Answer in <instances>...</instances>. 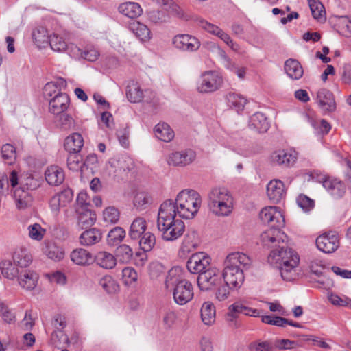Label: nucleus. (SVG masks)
I'll return each instance as SVG.
<instances>
[{
    "mask_svg": "<svg viewBox=\"0 0 351 351\" xmlns=\"http://www.w3.org/2000/svg\"><path fill=\"white\" fill-rule=\"evenodd\" d=\"M261 220L267 223L269 228L261 234V241L264 246L276 247L284 243L286 234L281 231L285 226V218L278 207L268 206L263 208L259 214Z\"/></svg>",
    "mask_w": 351,
    "mask_h": 351,
    "instance_id": "obj_1",
    "label": "nucleus"
},
{
    "mask_svg": "<svg viewBox=\"0 0 351 351\" xmlns=\"http://www.w3.org/2000/svg\"><path fill=\"white\" fill-rule=\"evenodd\" d=\"M272 248L267 257L268 263L279 269L284 280H295L299 274L300 258L297 252L287 247L285 241Z\"/></svg>",
    "mask_w": 351,
    "mask_h": 351,
    "instance_id": "obj_2",
    "label": "nucleus"
},
{
    "mask_svg": "<svg viewBox=\"0 0 351 351\" xmlns=\"http://www.w3.org/2000/svg\"><path fill=\"white\" fill-rule=\"evenodd\" d=\"M171 203L161 204L158 212L157 228L163 240L173 241L180 238L185 231V224L172 213Z\"/></svg>",
    "mask_w": 351,
    "mask_h": 351,
    "instance_id": "obj_3",
    "label": "nucleus"
},
{
    "mask_svg": "<svg viewBox=\"0 0 351 351\" xmlns=\"http://www.w3.org/2000/svg\"><path fill=\"white\" fill-rule=\"evenodd\" d=\"M251 265V259L244 253L229 254L224 262L221 276L225 282L231 285L232 289L239 288L244 282V269Z\"/></svg>",
    "mask_w": 351,
    "mask_h": 351,
    "instance_id": "obj_4",
    "label": "nucleus"
},
{
    "mask_svg": "<svg viewBox=\"0 0 351 351\" xmlns=\"http://www.w3.org/2000/svg\"><path fill=\"white\" fill-rule=\"evenodd\" d=\"M171 203L173 206V215L180 218L193 219L197 213L202 204L200 195L193 189H184L178 193L176 200L167 199L162 204Z\"/></svg>",
    "mask_w": 351,
    "mask_h": 351,
    "instance_id": "obj_5",
    "label": "nucleus"
},
{
    "mask_svg": "<svg viewBox=\"0 0 351 351\" xmlns=\"http://www.w3.org/2000/svg\"><path fill=\"white\" fill-rule=\"evenodd\" d=\"M208 206L216 216L227 217L232 212L234 198L227 189L215 187L208 193Z\"/></svg>",
    "mask_w": 351,
    "mask_h": 351,
    "instance_id": "obj_6",
    "label": "nucleus"
},
{
    "mask_svg": "<svg viewBox=\"0 0 351 351\" xmlns=\"http://www.w3.org/2000/svg\"><path fill=\"white\" fill-rule=\"evenodd\" d=\"M176 269L169 271L165 280L167 288L173 287V297L175 302L179 305H184L190 302L194 295L192 284L186 279L176 276Z\"/></svg>",
    "mask_w": 351,
    "mask_h": 351,
    "instance_id": "obj_7",
    "label": "nucleus"
},
{
    "mask_svg": "<svg viewBox=\"0 0 351 351\" xmlns=\"http://www.w3.org/2000/svg\"><path fill=\"white\" fill-rule=\"evenodd\" d=\"M222 84V77L217 72L208 71L199 77L197 82V90L200 93H211L219 90Z\"/></svg>",
    "mask_w": 351,
    "mask_h": 351,
    "instance_id": "obj_8",
    "label": "nucleus"
},
{
    "mask_svg": "<svg viewBox=\"0 0 351 351\" xmlns=\"http://www.w3.org/2000/svg\"><path fill=\"white\" fill-rule=\"evenodd\" d=\"M26 180L25 186L16 188L14 191V199L19 210H25L30 206L32 197L29 191L35 189L37 186L33 178H27Z\"/></svg>",
    "mask_w": 351,
    "mask_h": 351,
    "instance_id": "obj_9",
    "label": "nucleus"
},
{
    "mask_svg": "<svg viewBox=\"0 0 351 351\" xmlns=\"http://www.w3.org/2000/svg\"><path fill=\"white\" fill-rule=\"evenodd\" d=\"M219 270L215 267H209L197 277V285L202 291H208L217 287L221 280Z\"/></svg>",
    "mask_w": 351,
    "mask_h": 351,
    "instance_id": "obj_10",
    "label": "nucleus"
},
{
    "mask_svg": "<svg viewBox=\"0 0 351 351\" xmlns=\"http://www.w3.org/2000/svg\"><path fill=\"white\" fill-rule=\"evenodd\" d=\"M317 247L326 254L335 252L339 247L338 234L335 232H325L316 239Z\"/></svg>",
    "mask_w": 351,
    "mask_h": 351,
    "instance_id": "obj_11",
    "label": "nucleus"
},
{
    "mask_svg": "<svg viewBox=\"0 0 351 351\" xmlns=\"http://www.w3.org/2000/svg\"><path fill=\"white\" fill-rule=\"evenodd\" d=\"M210 260V257L204 252L195 253L186 263L187 269L191 274L199 275L209 267Z\"/></svg>",
    "mask_w": 351,
    "mask_h": 351,
    "instance_id": "obj_12",
    "label": "nucleus"
},
{
    "mask_svg": "<svg viewBox=\"0 0 351 351\" xmlns=\"http://www.w3.org/2000/svg\"><path fill=\"white\" fill-rule=\"evenodd\" d=\"M196 158V153L191 149L171 153L167 159L169 165L185 167L192 163Z\"/></svg>",
    "mask_w": 351,
    "mask_h": 351,
    "instance_id": "obj_13",
    "label": "nucleus"
},
{
    "mask_svg": "<svg viewBox=\"0 0 351 351\" xmlns=\"http://www.w3.org/2000/svg\"><path fill=\"white\" fill-rule=\"evenodd\" d=\"M298 158V154L294 150L280 149L275 151L271 154V162L274 165L282 167L293 166Z\"/></svg>",
    "mask_w": 351,
    "mask_h": 351,
    "instance_id": "obj_14",
    "label": "nucleus"
},
{
    "mask_svg": "<svg viewBox=\"0 0 351 351\" xmlns=\"http://www.w3.org/2000/svg\"><path fill=\"white\" fill-rule=\"evenodd\" d=\"M172 43L176 49L189 52L197 51L201 45L196 37L189 34H178L173 37Z\"/></svg>",
    "mask_w": 351,
    "mask_h": 351,
    "instance_id": "obj_15",
    "label": "nucleus"
},
{
    "mask_svg": "<svg viewBox=\"0 0 351 351\" xmlns=\"http://www.w3.org/2000/svg\"><path fill=\"white\" fill-rule=\"evenodd\" d=\"M200 243L198 232L195 230H189L182 242L178 254L180 257L187 256L189 254L195 250Z\"/></svg>",
    "mask_w": 351,
    "mask_h": 351,
    "instance_id": "obj_16",
    "label": "nucleus"
},
{
    "mask_svg": "<svg viewBox=\"0 0 351 351\" xmlns=\"http://www.w3.org/2000/svg\"><path fill=\"white\" fill-rule=\"evenodd\" d=\"M320 182H322L324 189L334 199H340L345 195L346 186L341 181L322 176Z\"/></svg>",
    "mask_w": 351,
    "mask_h": 351,
    "instance_id": "obj_17",
    "label": "nucleus"
},
{
    "mask_svg": "<svg viewBox=\"0 0 351 351\" xmlns=\"http://www.w3.org/2000/svg\"><path fill=\"white\" fill-rule=\"evenodd\" d=\"M316 101L324 113L332 112L336 110L334 95L326 88H321L317 91Z\"/></svg>",
    "mask_w": 351,
    "mask_h": 351,
    "instance_id": "obj_18",
    "label": "nucleus"
},
{
    "mask_svg": "<svg viewBox=\"0 0 351 351\" xmlns=\"http://www.w3.org/2000/svg\"><path fill=\"white\" fill-rule=\"evenodd\" d=\"M70 105V99L69 95L64 93H58L49 101V112L55 115L60 114L64 112Z\"/></svg>",
    "mask_w": 351,
    "mask_h": 351,
    "instance_id": "obj_19",
    "label": "nucleus"
},
{
    "mask_svg": "<svg viewBox=\"0 0 351 351\" xmlns=\"http://www.w3.org/2000/svg\"><path fill=\"white\" fill-rule=\"evenodd\" d=\"M267 194L273 203L280 202L285 196L284 183L280 180H271L267 186Z\"/></svg>",
    "mask_w": 351,
    "mask_h": 351,
    "instance_id": "obj_20",
    "label": "nucleus"
},
{
    "mask_svg": "<svg viewBox=\"0 0 351 351\" xmlns=\"http://www.w3.org/2000/svg\"><path fill=\"white\" fill-rule=\"evenodd\" d=\"M248 126L258 133H264L269 130L270 124L265 115L258 112L250 117Z\"/></svg>",
    "mask_w": 351,
    "mask_h": 351,
    "instance_id": "obj_21",
    "label": "nucleus"
},
{
    "mask_svg": "<svg viewBox=\"0 0 351 351\" xmlns=\"http://www.w3.org/2000/svg\"><path fill=\"white\" fill-rule=\"evenodd\" d=\"M93 261L100 267L106 269H111L117 265L115 256L106 251L98 252L94 256Z\"/></svg>",
    "mask_w": 351,
    "mask_h": 351,
    "instance_id": "obj_22",
    "label": "nucleus"
},
{
    "mask_svg": "<svg viewBox=\"0 0 351 351\" xmlns=\"http://www.w3.org/2000/svg\"><path fill=\"white\" fill-rule=\"evenodd\" d=\"M120 14L130 19H136L143 13L141 6L136 2L128 1L121 3L118 7Z\"/></svg>",
    "mask_w": 351,
    "mask_h": 351,
    "instance_id": "obj_23",
    "label": "nucleus"
},
{
    "mask_svg": "<svg viewBox=\"0 0 351 351\" xmlns=\"http://www.w3.org/2000/svg\"><path fill=\"white\" fill-rule=\"evenodd\" d=\"M84 145V139L80 133H73L65 138L64 146L69 153H79Z\"/></svg>",
    "mask_w": 351,
    "mask_h": 351,
    "instance_id": "obj_24",
    "label": "nucleus"
},
{
    "mask_svg": "<svg viewBox=\"0 0 351 351\" xmlns=\"http://www.w3.org/2000/svg\"><path fill=\"white\" fill-rule=\"evenodd\" d=\"M45 176L46 181L53 186L60 185L64 180V171L58 166L52 165L49 167L45 171Z\"/></svg>",
    "mask_w": 351,
    "mask_h": 351,
    "instance_id": "obj_25",
    "label": "nucleus"
},
{
    "mask_svg": "<svg viewBox=\"0 0 351 351\" xmlns=\"http://www.w3.org/2000/svg\"><path fill=\"white\" fill-rule=\"evenodd\" d=\"M49 38L47 29L43 26L35 27L32 32V41L40 49L48 46Z\"/></svg>",
    "mask_w": 351,
    "mask_h": 351,
    "instance_id": "obj_26",
    "label": "nucleus"
},
{
    "mask_svg": "<svg viewBox=\"0 0 351 351\" xmlns=\"http://www.w3.org/2000/svg\"><path fill=\"white\" fill-rule=\"evenodd\" d=\"M99 230L93 228L84 231L79 237L80 243L84 246H90L99 243L101 239Z\"/></svg>",
    "mask_w": 351,
    "mask_h": 351,
    "instance_id": "obj_27",
    "label": "nucleus"
},
{
    "mask_svg": "<svg viewBox=\"0 0 351 351\" xmlns=\"http://www.w3.org/2000/svg\"><path fill=\"white\" fill-rule=\"evenodd\" d=\"M71 259L78 265H89L93 262L94 257L88 250L83 248H77L71 253Z\"/></svg>",
    "mask_w": 351,
    "mask_h": 351,
    "instance_id": "obj_28",
    "label": "nucleus"
},
{
    "mask_svg": "<svg viewBox=\"0 0 351 351\" xmlns=\"http://www.w3.org/2000/svg\"><path fill=\"white\" fill-rule=\"evenodd\" d=\"M76 213L78 215V225L82 228L91 226L96 221V214L90 208H76Z\"/></svg>",
    "mask_w": 351,
    "mask_h": 351,
    "instance_id": "obj_29",
    "label": "nucleus"
},
{
    "mask_svg": "<svg viewBox=\"0 0 351 351\" xmlns=\"http://www.w3.org/2000/svg\"><path fill=\"white\" fill-rule=\"evenodd\" d=\"M146 228V220L143 217H138L132 222L128 235L132 240H138L145 232Z\"/></svg>",
    "mask_w": 351,
    "mask_h": 351,
    "instance_id": "obj_30",
    "label": "nucleus"
},
{
    "mask_svg": "<svg viewBox=\"0 0 351 351\" xmlns=\"http://www.w3.org/2000/svg\"><path fill=\"white\" fill-rule=\"evenodd\" d=\"M284 68L287 75L292 80H299L303 75V68L297 60L288 59L285 62Z\"/></svg>",
    "mask_w": 351,
    "mask_h": 351,
    "instance_id": "obj_31",
    "label": "nucleus"
},
{
    "mask_svg": "<svg viewBox=\"0 0 351 351\" xmlns=\"http://www.w3.org/2000/svg\"><path fill=\"white\" fill-rule=\"evenodd\" d=\"M200 312L202 321L205 325L210 326L215 323L216 311L215 306L211 302L207 301L204 302Z\"/></svg>",
    "mask_w": 351,
    "mask_h": 351,
    "instance_id": "obj_32",
    "label": "nucleus"
},
{
    "mask_svg": "<svg viewBox=\"0 0 351 351\" xmlns=\"http://www.w3.org/2000/svg\"><path fill=\"white\" fill-rule=\"evenodd\" d=\"M225 100L230 108L234 109L237 112L242 111L247 104L245 97L233 92L227 93L225 96Z\"/></svg>",
    "mask_w": 351,
    "mask_h": 351,
    "instance_id": "obj_33",
    "label": "nucleus"
},
{
    "mask_svg": "<svg viewBox=\"0 0 351 351\" xmlns=\"http://www.w3.org/2000/svg\"><path fill=\"white\" fill-rule=\"evenodd\" d=\"M130 29L141 41L146 42L152 38L150 29L142 23L134 21L130 23Z\"/></svg>",
    "mask_w": 351,
    "mask_h": 351,
    "instance_id": "obj_34",
    "label": "nucleus"
},
{
    "mask_svg": "<svg viewBox=\"0 0 351 351\" xmlns=\"http://www.w3.org/2000/svg\"><path fill=\"white\" fill-rule=\"evenodd\" d=\"M156 138L164 142H169L174 137V132L169 125L165 123H160L154 128Z\"/></svg>",
    "mask_w": 351,
    "mask_h": 351,
    "instance_id": "obj_35",
    "label": "nucleus"
},
{
    "mask_svg": "<svg viewBox=\"0 0 351 351\" xmlns=\"http://www.w3.org/2000/svg\"><path fill=\"white\" fill-rule=\"evenodd\" d=\"M38 279V277L36 273L28 271L20 277L19 283L23 289L32 290L36 287Z\"/></svg>",
    "mask_w": 351,
    "mask_h": 351,
    "instance_id": "obj_36",
    "label": "nucleus"
},
{
    "mask_svg": "<svg viewBox=\"0 0 351 351\" xmlns=\"http://www.w3.org/2000/svg\"><path fill=\"white\" fill-rule=\"evenodd\" d=\"M16 265L13 264L10 260H3L0 263L1 274L8 279H14L19 274V269Z\"/></svg>",
    "mask_w": 351,
    "mask_h": 351,
    "instance_id": "obj_37",
    "label": "nucleus"
},
{
    "mask_svg": "<svg viewBox=\"0 0 351 351\" xmlns=\"http://www.w3.org/2000/svg\"><path fill=\"white\" fill-rule=\"evenodd\" d=\"M133 251L129 245L122 244L117 247L115 252L116 261L121 263L128 264L131 261Z\"/></svg>",
    "mask_w": 351,
    "mask_h": 351,
    "instance_id": "obj_38",
    "label": "nucleus"
},
{
    "mask_svg": "<svg viewBox=\"0 0 351 351\" xmlns=\"http://www.w3.org/2000/svg\"><path fill=\"white\" fill-rule=\"evenodd\" d=\"M44 253L48 258L55 261H59L63 259L64 256L63 249L54 243H46Z\"/></svg>",
    "mask_w": 351,
    "mask_h": 351,
    "instance_id": "obj_39",
    "label": "nucleus"
},
{
    "mask_svg": "<svg viewBox=\"0 0 351 351\" xmlns=\"http://www.w3.org/2000/svg\"><path fill=\"white\" fill-rule=\"evenodd\" d=\"M152 203V198L148 193L145 191L137 192L134 197L133 205L138 210L146 209Z\"/></svg>",
    "mask_w": 351,
    "mask_h": 351,
    "instance_id": "obj_40",
    "label": "nucleus"
},
{
    "mask_svg": "<svg viewBox=\"0 0 351 351\" xmlns=\"http://www.w3.org/2000/svg\"><path fill=\"white\" fill-rule=\"evenodd\" d=\"M125 237V231L123 228L117 226L112 228L108 234L107 243L110 246H114L120 243Z\"/></svg>",
    "mask_w": 351,
    "mask_h": 351,
    "instance_id": "obj_41",
    "label": "nucleus"
},
{
    "mask_svg": "<svg viewBox=\"0 0 351 351\" xmlns=\"http://www.w3.org/2000/svg\"><path fill=\"white\" fill-rule=\"evenodd\" d=\"M99 285L108 293H115L119 289V283L111 276L106 275L100 278Z\"/></svg>",
    "mask_w": 351,
    "mask_h": 351,
    "instance_id": "obj_42",
    "label": "nucleus"
},
{
    "mask_svg": "<svg viewBox=\"0 0 351 351\" xmlns=\"http://www.w3.org/2000/svg\"><path fill=\"white\" fill-rule=\"evenodd\" d=\"M126 96L130 102L137 103L143 100V93L137 84L132 83L127 86Z\"/></svg>",
    "mask_w": 351,
    "mask_h": 351,
    "instance_id": "obj_43",
    "label": "nucleus"
},
{
    "mask_svg": "<svg viewBox=\"0 0 351 351\" xmlns=\"http://www.w3.org/2000/svg\"><path fill=\"white\" fill-rule=\"evenodd\" d=\"M49 45L51 49L56 52H64L68 48V45L64 38L56 34L50 36Z\"/></svg>",
    "mask_w": 351,
    "mask_h": 351,
    "instance_id": "obj_44",
    "label": "nucleus"
},
{
    "mask_svg": "<svg viewBox=\"0 0 351 351\" xmlns=\"http://www.w3.org/2000/svg\"><path fill=\"white\" fill-rule=\"evenodd\" d=\"M148 21L153 25H159L165 23L167 20V16L165 12L152 10L146 12Z\"/></svg>",
    "mask_w": 351,
    "mask_h": 351,
    "instance_id": "obj_45",
    "label": "nucleus"
},
{
    "mask_svg": "<svg viewBox=\"0 0 351 351\" xmlns=\"http://www.w3.org/2000/svg\"><path fill=\"white\" fill-rule=\"evenodd\" d=\"M58 115L57 125L61 130L67 131L75 129V121L71 115L65 112Z\"/></svg>",
    "mask_w": 351,
    "mask_h": 351,
    "instance_id": "obj_46",
    "label": "nucleus"
},
{
    "mask_svg": "<svg viewBox=\"0 0 351 351\" xmlns=\"http://www.w3.org/2000/svg\"><path fill=\"white\" fill-rule=\"evenodd\" d=\"M138 240L140 247L144 252L151 251L156 243V237L150 232H145Z\"/></svg>",
    "mask_w": 351,
    "mask_h": 351,
    "instance_id": "obj_47",
    "label": "nucleus"
},
{
    "mask_svg": "<svg viewBox=\"0 0 351 351\" xmlns=\"http://www.w3.org/2000/svg\"><path fill=\"white\" fill-rule=\"evenodd\" d=\"M313 18L317 21L325 20L324 7L319 0H308Z\"/></svg>",
    "mask_w": 351,
    "mask_h": 351,
    "instance_id": "obj_48",
    "label": "nucleus"
},
{
    "mask_svg": "<svg viewBox=\"0 0 351 351\" xmlns=\"http://www.w3.org/2000/svg\"><path fill=\"white\" fill-rule=\"evenodd\" d=\"M216 287L217 289L215 294V298L219 302L226 300L229 298L230 289H232L231 287V285L228 284L224 280L223 282L221 280L219 285H218Z\"/></svg>",
    "mask_w": 351,
    "mask_h": 351,
    "instance_id": "obj_49",
    "label": "nucleus"
},
{
    "mask_svg": "<svg viewBox=\"0 0 351 351\" xmlns=\"http://www.w3.org/2000/svg\"><path fill=\"white\" fill-rule=\"evenodd\" d=\"M13 260L15 265L21 267H26L32 262V256L25 250H21L14 254Z\"/></svg>",
    "mask_w": 351,
    "mask_h": 351,
    "instance_id": "obj_50",
    "label": "nucleus"
},
{
    "mask_svg": "<svg viewBox=\"0 0 351 351\" xmlns=\"http://www.w3.org/2000/svg\"><path fill=\"white\" fill-rule=\"evenodd\" d=\"M27 231L29 238L38 241H41L46 233V230L37 223L29 225Z\"/></svg>",
    "mask_w": 351,
    "mask_h": 351,
    "instance_id": "obj_51",
    "label": "nucleus"
},
{
    "mask_svg": "<svg viewBox=\"0 0 351 351\" xmlns=\"http://www.w3.org/2000/svg\"><path fill=\"white\" fill-rule=\"evenodd\" d=\"M115 162L114 165L123 171H130L134 167L133 159L127 155L119 156Z\"/></svg>",
    "mask_w": 351,
    "mask_h": 351,
    "instance_id": "obj_52",
    "label": "nucleus"
},
{
    "mask_svg": "<svg viewBox=\"0 0 351 351\" xmlns=\"http://www.w3.org/2000/svg\"><path fill=\"white\" fill-rule=\"evenodd\" d=\"M120 217L119 210L114 206L107 207L103 212V219L108 223H116Z\"/></svg>",
    "mask_w": 351,
    "mask_h": 351,
    "instance_id": "obj_53",
    "label": "nucleus"
},
{
    "mask_svg": "<svg viewBox=\"0 0 351 351\" xmlns=\"http://www.w3.org/2000/svg\"><path fill=\"white\" fill-rule=\"evenodd\" d=\"M2 158L8 165L12 164L16 159V150L13 145L5 144L1 148Z\"/></svg>",
    "mask_w": 351,
    "mask_h": 351,
    "instance_id": "obj_54",
    "label": "nucleus"
},
{
    "mask_svg": "<svg viewBox=\"0 0 351 351\" xmlns=\"http://www.w3.org/2000/svg\"><path fill=\"white\" fill-rule=\"evenodd\" d=\"M67 166L70 170L78 171L82 168V156L77 154L69 153L67 158Z\"/></svg>",
    "mask_w": 351,
    "mask_h": 351,
    "instance_id": "obj_55",
    "label": "nucleus"
},
{
    "mask_svg": "<svg viewBox=\"0 0 351 351\" xmlns=\"http://www.w3.org/2000/svg\"><path fill=\"white\" fill-rule=\"evenodd\" d=\"M261 321L267 324L284 327L287 319L274 315H262Z\"/></svg>",
    "mask_w": 351,
    "mask_h": 351,
    "instance_id": "obj_56",
    "label": "nucleus"
},
{
    "mask_svg": "<svg viewBox=\"0 0 351 351\" xmlns=\"http://www.w3.org/2000/svg\"><path fill=\"white\" fill-rule=\"evenodd\" d=\"M297 204L305 212L311 210L315 205L313 199L302 194L298 197Z\"/></svg>",
    "mask_w": 351,
    "mask_h": 351,
    "instance_id": "obj_57",
    "label": "nucleus"
},
{
    "mask_svg": "<svg viewBox=\"0 0 351 351\" xmlns=\"http://www.w3.org/2000/svg\"><path fill=\"white\" fill-rule=\"evenodd\" d=\"M177 319L176 313L171 309L166 311L163 315L162 322L165 328L169 329L176 323Z\"/></svg>",
    "mask_w": 351,
    "mask_h": 351,
    "instance_id": "obj_58",
    "label": "nucleus"
},
{
    "mask_svg": "<svg viewBox=\"0 0 351 351\" xmlns=\"http://www.w3.org/2000/svg\"><path fill=\"white\" fill-rule=\"evenodd\" d=\"M0 313L3 321L7 324L14 323L16 320L14 313H13L8 307L3 303L0 302Z\"/></svg>",
    "mask_w": 351,
    "mask_h": 351,
    "instance_id": "obj_59",
    "label": "nucleus"
},
{
    "mask_svg": "<svg viewBox=\"0 0 351 351\" xmlns=\"http://www.w3.org/2000/svg\"><path fill=\"white\" fill-rule=\"evenodd\" d=\"M245 305L241 302H235L230 305L228 308V319L233 321L237 317V313L243 314Z\"/></svg>",
    "mask_w": 351,
    "mask_h": 351,
    "instance_id": "obj_60",
    "label": "nucleus"
},
{
    "mask_svg": "<svg viewBox=\"0 0 351 351\" xmlns=\"http://www.w3.org/2000/svg\"><path fill=\"white\" fill-rule=\"evenodd\" d=\"M272 344L269 341H256L249 345L250 351H272Z\"/></svg>",
    "mask_w": 351,
    "mask_h": 351,
    "instance_id": "obj_61",
    "label": "nucleus"
},
{
    "mask_svg": "<svg viewBox=\"0 0 351 351\" xmlns=\"http://www.w3.org/2000/svg\"><path fill=\"white\" fill-rule=\"evenodd\" d=\"M117 136L121 145L125 148L129 146V130L128 127L125 126L123 129L117 131Z\"/></svg>",
    "mask_w": 351,
    "mask_h": 351,
    "instance_id": "obj_62",
    "label": "nucleus"
},
{
    "mask_svg": "<svg viewBox=\"0 0 351 351\" xmlns=\"http://www.w3.org/2000/svg\"><path fill=\"white\" fill-rule=\"evenodd\" d=\"M274 346L279 350H288L295 348L298 346V343L289 339H276L274 341Z\"/></svg>",
    "mask_w": 351,
    "mask_h": 351,
    "instance_id": "obj_63",
    "label": "nucleus"
},
{
    "mask_svg": "<svg viewBox=\"0 0 351 351\" xmlns=\"http://www.w3.org/2000/svg\"><path fill=\"white\" fill-rule=\"evenodd\" d=\"M312 125L322 134H327L331 129V126L326 120L321 119L312 123Z\"/></svg>",
    "mask_w": 351,
    "mask_h": 351,
    "instance_id": "obj_64",
    "label": "nucleus"
}]
</instances>
